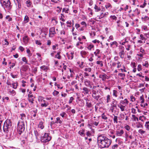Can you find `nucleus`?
Instances as JSON below:
<instances>
[{
	"mask_svg": "<svg viewBox=\"0 0 149 149\" xmlns=\"http://www.w3.org/2000/svg\"><path fill=\"white\" fill-rule=\"evenodd\" d=\"M26 52L28 54L27 56H28L30 58V57H31L32 55V54L31 53L29 49H26Z\"/></svg>",
	"mask_w": 149,
	"mask_h": 149,
	"instance_id": "4c0bfd02",
	"label": "nucleus"
},
{
	"mask_svg": "<svg viewBox=\"0 0 149 149\" xmlns=\"http://www.w3.org/2000/svg\"><path fill=\"white\" fill-rule=\"evenodd\" d=\"M84 83L85 85L87 87H91V81L89 80H88L87 79L84 80Z\"/></svg>",
	"mask_w": 149,
	"mask_h": 149,
	"instance_id": "2eb2a0df",
	"label": "nucleus"
},
{
	"mask_svg": "<svg viewBox=\"0 0 149 149\" xmlns=\"http://www.w3.org/2000/svg\"><path fill=\"white\" fill-rule=\"evenodd\" d=\"M118 107L119 108L121 111H124L125 110V106L123 105L121 103H119L117 105Z\"/></svg>",
	"mask_w": 149,
	"mask_h": 149,
	"instance_id": "4468645a",
	"label": "nucleus"
},
{
	"mask_svg": "<svg viewBox=\"0 0 149 149\" xmlns=\"http://www.w3.org/2000/svg\"><path fill=\"white\" fill-rule=\"evenodd\" d=\"M142 65L143 66L146 68H148L149 66L148 62L147 61H145L144 63H143Z\"/></svg>",
	"mask_w": 149,
	"mask_h": 149,
	"instance_id": "ea45409f",
	"label": "nucleus"
},
{
	"mask_svg": "<svg viewBox=\"0 0 149 149\" xmlns=\"http://www.w3.org/2000/svg\"><path fill=\"white\" fill-rule=\"evenodd\" d=\"M105 7L107 9L110 10L112 8V6L109 3H107L105 5Z\"/></svg>",
	"mask_w": 149,
	"mask_h": 149,
	"instance_id": "6ab92c4d",
	"label": "nucleus"
},
{
	"mask_svg": "<svg viewBox=\"0 0 149 149\" xmlns=\"http://www.w3.org/2000/svg\"><path fill=\"white\" fill-rule=\"evenodd\" d=\"M44 98L43 97L40 96L38 97V100L40 102H42V100H44Z\"/></svg>",
	"mask_w": 149,
	"mask_h": 149,
	"instance_id": "5fc2aeb1",
	"label": "nucleus"
},
{
	"mask_svg": "<svg viewBox=\"0 0 149 149\" xmlns=\"http://www.w3.org/2000/svg\"><path fill=\"white\" fill-rule=\"evenodd\" d=\"M69 9L67 8H63L62 9L63 14H61V19H63L65 17V16L64 15V13H68Z\"/></svg>",
	"mask_w": 149,
	"mask_h": 149,
	"instance_id": "9d476101",
	"label": "nucleus"
},
{
	"mask_svg": "<svg viewBox=\"0 0 149 149\" xmlns=\"http://www.w3.org/2000/svg\"><path fill=\"white\" fill-rule=\"evenodd\" d=\"M100 50L99 49H97L94 52V53L95 55L96 56H97L98 58H99L100 57V56H99V55L100 53Z\"/></svg>",
	"mask_w": 149,
	"mask_h": 149,
	"instance_id": "412c9836",
	"label": "nucleus"
},
{
	"mask_svg": "<svg viewBox=\"0 0 149 149\" xmlns=\"http://www.w3.org/2000/svg\"><path fill=\"white\" fill-rule=\"evenodd\" d=\"M132 117L133 118L134 120L135 121H138L139 120L138 118L137 117H136L134 115H132Z\"/></svg>",
	"mask_w": 149,
	"mask_h": 149,
	"instance_id": "4d7b16f0",
	"label": "nucleus"
},
{
	"mask_svg": "<svg viewBox=\"0 0 149 149\" xmlns=\"http://www.w3.org/2000/svg\"><path fill=\"white\" fill-rule=\"evenodd\" d=\"M131 65L133 68H135L136 66V63L135 62H132L131 63Z\"/></svg>",
	"mask_w": 149,
	"mask_h": 149,
	"instance_id": "0e129e2a",
	"label": "nucleus"
},
{
	"mask_svg": "<svg viewBox=\"0 0 149 149\" xmlns=\"http://www.w3.org/2000/svg\"><path fill=\"white\" fill-rule=\"evenodd\" d=\"M56 33V31H55V29L54 27H52L49 29V36L50 37H53Z\"/></svg>",
	"mask_w": 149,
	"mask_h": 149,
	"instance_id": "6e6552de",
	"label": "nucleus"
},
{
	"mask_svg": "<svg viewBox=\"0 0 149 149\" xmlns=\"http://www.w3.org/2000/svg\"><path fill=\"white\" fill-rule=\"evenodd\" d=\"M43 122L41 121L39 122V123L38 125V127L39 128H40L41 129H42L44 128V126L43 125Z\"/></svg>",
	"mask_w": 149,
	"mask_h": 149,
	"instance_id": "2f4dec72",
	"label": "nucleus"
},
{
	"mask_svg": "<svg viewBox=\"0 0 149 149\" xmlns=\"http://www.w3.org/2000/svg\"><path fill=\"white\" fill-rule=\"evenodd\" d=\"M60 116H61L62 118H63L64 117L66 116L67 115L65 112H62L60 114Z\"/></svg>",
	"mask_w": 149,
	"mask_h": 149,
	"instance_id": "3c124183",
	"label": "nucleus"
},
{
	"mask_svg": "<svg viewBox=\"0 0 149 149\" xmlns=\"http://www.w3.org/2000/svg\"><path fill=\"white\" fill-rule=\"evenodd\" d=\"M110 47H113V45H115L116 47H117L118 45V43L116 41H114L110 43Z\"/></svg>",
	"mask_w": 149,
	"mask_h": 149,
	"instance_id": "cd10ccee",
	"label": "nucleus"
},
{
	"mask_svg": "<svg viewBox=\"0 0 149 149\" xmlns=\"http://www.w3.org/2000/svg\"><path fill=\"white\" fill-rule=\"evenodd\" d=\"M99 123V121H94V122H93V125H95L96 126H97L98 125Z\"/></svg>",
	"mask_w": 149,
	"mask_h": 149,
	"instance_id": "774afa93",
	"label": "nucleus"
},
{
	"mask_svg": "<svg viewBox=\"0 0 149 149\" xmlns=\"http://www.w3.org/2000/svg\"><path fill=\"white\" fill-rule=\"evenodd\" d=\"M94 8L95 10V11L96 12H98L100 10V8L97 6L96 5H95L94 7Z\"/></svg>",
	"mask_w": 149,
	"mask_h": 149,
	"instance_id": "603ef678",
	"label": "nucleus"
},
{
	"mask_svg": "<svg viewBox=\"0 0 149 149\" xmlns=\"http://www.w3.org/2000/svg\"><path fill=\"white\" fill-rule=\"evenodd\" d=\"M9 100V98L8 97L4 96L2 97V102H7Z\"/></svg>",
	"mask_w": 149,
	"mask_h": 149,
	"instance_id": "a878e982",
	"label": "nucleus"
},
{
	"mask_svg": "<svg viewBox=\"0 0 149 149\" xmlns=\"http://www.w3.org/2000/svg\"><path fill=\"white\" fill-rule=\"evenodd\" d=\"M130 98L131 99V101H132V102H134L135 101V97L134 96H133L132 95L131 96Z\"/></svg>",
	"mask_w": 149,
	"mask_h": 149,
	"instance_id": "69168bd1",
	"label": "nucleus"
},
{
	"mask_svg": "<svg viewBox=\"0 0 149 149\" xmlns=\"http://www.w3.org/2000/svg\"><path fill=\"white\" fill-rule=\"evenodd\" d=\"M51 139V137L49 136V134L45 133L43 136H41L40 140L42 142L46 143L50 141Z\"/></svg>",
	"mask_w": 149,
	"mask_h": 149,
	"instance_id": "423d86ee",
	"label": "nucleus"
},
{
	"mask_svg": "<svg viewBox=\"0 0 149 149\" xmlns=\"http://www.w3.org/2000/svg\"><path fill=\"white\" fill-rule=\"evenodd\" d=\"M17 130L19 134L23 132L25 130V125L24 120H19L17 124Z\"/></svg>",
	"mask_w": 149,
	"mask_h": 149,
	"instance_id": "20e7f679",
	"label": "nucleus"
},
{
	"mask_svg": "<svg viewBox=\"0 0 149 149\" xmlns=\"http://www.w3.org/2000/svg\"><path fill=\"white\" fill-rule=\"evenodd\" d=\"M74 52H71L70 54H67V56L68 59L72 60L74 57Z\"/></svg>",
	"mask_w": 149,
	"mask_h": 149,
	"instance_id": "a211bd4d",
	"label": "nucleus"
},
{
	"mask_svg": "<svg viewBox=\"0 0 149 149\" xmlns=\"http://www.w3.org/2000/svg\"><path fill=\"white\" fill-rule=\"evenodd\" d=\"M37 112V110L36 109H34V110H32L31 112V115L32 117L33 116L34 117H35L36 116V114Z\"/></svg>",
	"mask_w": 149,
	"mask_h": 149,
	"instance_id": "dca6fc26",
	"label": "nucleus"
},
{
	"mask_svg": "<svg viewBox=\"0 0 149 149\" xmlns=\"http://www.w3.org/2000/svg\"><path fill=\"white\" fill-rule=\"evenodd\" d=\"M129 101L127 99L125 98L124 100H121L120 101L119 103H121L123 105L126 106L128 104Z\"/></svg>",
	"mask_w": 149,
	"mask_h": 149,
	"instance_id": "ddd939ff",
	"label": "nucleus"
},
{
	"mask_svg": "<svg viewBox=\"0 0 149 149\" xmlns=\"http://www.w3.org/2000/svg\"><path fill=\"white\" fill-rule=\"evenodd\" d=\"M62 123V120H61L60 117H57L56 118V120L55 121V123H56L61 124Z\"/></svg>",
	"mask_w": 149,
	"mask_h": 149,
	"instance_id": "bb28decb",
	"label": "nucleus"
},
{
	"mask_svg": "<svg viewBox=\"0 0 149 149\" xmlns=\"http://www.w3.org/2000/svg\"><path fill=\"white\" fill-rule=\"evenodd\" d=\"M138 132L140 134H141L143 135L146 132V131L141 129L138 130Z\"/></svg>",
	"mask_w": 149,
	"mask_h": 149,
	"instance_id": "de8ad7c7",
	"label": "nucleus"
},
{
	"mask_svg": "<svg viewBox=\"0 0 149 149\" xmlns=\"http://www.w3.org/2000/svg\"><path fill=\"white\" fill-rule=\"evenodd\" d=\"M88 54V52L84 50H82L80 52L81 56L83 58H85Z\"/></svg>",
	"mask_w": 149,
	"mask_h": 149,
	"instance_id": "f8f14e48",
	"label": "nucleus"
},
{
	"mask_svg": "<svg viewBox=\"0 0 149 149\" xmlns=\"http://www.w3.org/2000/svg\"><path fill=\"white\" fill-rule=\"evenodd\" d=\"M74 100V97H71L70 98V100H69V103L70 104H71L72 103L73 100Z\"/></svg>",
	"mask_w": 149,
	"mask_h": 149,
	"instance_id": "680f3d73",
	"label": "nucleus"
},
{
	"mask_svg": "<svg viewBox=\"0 0 149 149\" xmlns=\"http://www.w3.org/2000/svg\"><path fill=\"white\" fill-rule=\"evenodd\" d=\"M1 3L4 8L9 9L10 6V3L9 0H0Z\"/></svg>",
	"mask_w": 149,
	"mask_h": 149,
	"instance_id": "0eeeda50",
	"label": "nucleus"
},
{
	"mask_svg": "<svg viewBox=\"0 0 149 149\" xmlns=\"http://www.w3.org/2000/svg\"><path fill=\"white\" fill-rule=\"evenodd\" d=\"M124 128L127 131H129L130 130L131 128L129 125H126L124 126Z\"/></svg>",
	"mask_w": 149,
	"mask_h": 149,
	"instance_id": "79ce46f5",
	"label": "nucleus"
},
{
	"mask_svg": "<svg viewBox=\"0 0 149 149\" xmlns=\"http://www.w3.org/2000/svg\"><path fill=\"white\" fill-rule=\"evenodd\" d=\"M125 118V116L124 114H122L120 115V117H119V119L121 120H123Z\"/></svg>",
	"mask_w": 149,
	"mask_h": 149,
	"instance_id": "49530a36",
	"label": "nucleus"
},
{
	"mask_svg": "<svg viewBox=\"0 0 149 149\" xmlns=\"http://www.w3.org/2000/svg\"><path fill=\"white\" fill-rule=\"evenodd\" d=\"M124 132L122 129L117 130L116 131V135L118 136H121L124 134Z\"/></svg>",
	"mask_w": 149,
	"mask_h": 149,
	"instance_id": "9b49d317",
	"label": "nucleus"
},
{
	"mask_svg": "<svg viewBox=\"0 0 149 149\" xmlns=\"http://www.w3.org/2000/svg\"><path fill=\"white\" fill-rule=\"evenodd\" d=\"M35 42L36 44L38 45H40L42 44L40 40H36Z\"/></svg>",
	"mask_w": 149,
	"mask_h": 149,
	"instance_id": "338daca9",
	"label": "nucleus"
},
{
	"mask_svg": "<svg viewBox=\"0 0 149 149\" xmlns=\"http://www.w3.org/2000/svg\"><path fill=\"white\" fill-rule=\"evenodd\" d=\"M20 118L21 120H24L26 118V115L24 113H21L20 114Z\"/></svg>",
	"mask_w": 149,
	"mask_h": 149,
	"instance_id": "e433bc0d",
	"label": "nucleus"
},
{
	"mask_svg": "<svg viewBox=\"0 0 149 149\" xmlns=\"http://www.w3.org/2000/svg\"><path fill=\"white\" fill-rule=\"evenodd\" d=\"M60 52H58L57 54L55 56V58H58V59H61V56L60 55Z\"/></svg>",
	"mask_w": 149,
	"mask_h": 149,
	"instance_id": "b1692460",
	"label": "nucleus"
},
{
	"mask_svg": "<svg viewBox=\"0 0 149 149\" xmlns=\"http://www.w3.org/2000/svg\"><path fill=\"white\" fill-rule=\"evenodd\" d=\"M28 100L29 102H31V104H33L34 99L35 97L33 96V95L30 94H28Z\"/></svg>",
	"mask_w": 149,
	"mask_h": 149,
	"instance_id": "1a4fd4ad",
	"label": "nucleus"
},
{
	"mask_svg": "<svg viewBox=\"0 0 149 149\" xmlns=\"http://www.w3.org/2000/svg\"><path fill=\"white\" fill-rule=\"evenodd\" d=\"M83 90L85 92L84 94L86 95L88 94L89 90L87 87H84L83 88Z\"/></svg>",
	"mask_w": 149,
	"mask_h": 149,
	"instance_id": "5701e85b",
	"label": "nucleus"
},
{
	"mask_svg": "<svg viewBox=\"0 0 149 149\" xmlns=\"http://www.w3.org/2000/svg\"><path fill=\"white\" fill-rule=\"evenodd\" d=\"M118 91L116 90H113V95L116 97L118 96Z\"/></svg>",
	"mask_w": 149,
	"mask_h": 149,
	"instance_id": "473e14b6",
	"label": "nucleus"
},
{
	"mask_svg": "<svg viewBox=\"0 0 149 149\" xmlns=\"http://www.w3.org/2000/svg\"><path fill=\"white\" fill-rule=\"evenodd\" d=\"M142 69V65L141 64H139L138 65L137 70L138 71H140Z\"/></svg>",
	"mask_w": 149,
	"mask_h": 149,
	"instance_id": "8fccbe9b",
	"label": "nucleus"
},
{
	"mask_svg": "<svg viewBox=\"0 0 149 149\" xmlns=\"http://www.w3.org/2000/svg\"><path fill=\"white\" fill-rule=\"evenodd\" d=\"M9 44V42L8 41L7 39H4V42H3V45H8Z\"/></svg>",
	"mask_w": 149,
	"mask_h": 149,
	"instance_id": "864d4df0",
	"label": "nucleus"
},
{
	"mask_svg": "<svg viewBox=\"0 0 149 149\" xmlns=\"http://www.w3.org/2000/svg\"><path fill=\"white\" fill-rule=\"evenodd\" d=\"M49 105V103L48 102H45L44 103H42L41 104V106L42 107H47Z\"/></svg>",
	"mask_w": 149,
	"mask_h": 149,
	"instance_id": "37998d69",
	"label": "nucleus"
},
{
	"mask_svg": "<svg viewBox=\"0 0 149 149\" xmlns=\"http://www.w3.org/2000/svg\"><path fill=\"white\" fill-rule=\"evenodd\" d=\"M118 146V145L116 144L113 145L112 147V149H116Z\"/></svg>",
	"mask_w": 149,
	"mask_h": 149,
	"instance_id": "e2e57ef3",
	"label": "nucleus"
},
{
	"mask_svg": "<svg viewBox=\"0 0 149 149\" xmlns=\"http://www.w3.org/2000/svg\"><path fill=\"white\" fill-rule=\"evenodd\" d=\"M22 61L25 62V64L28 65H30V64L28 62V60L25 57H23L22 59Z\"/></svg>",
	"mask_w": 149,
	"mask_h": 149,
	"instance_id": "c85d7f7f",
	"label": "nucleus"
},
{
	"mask_svg": "<svg viewBox=\"0 0 149 149\" xmlns=\"http://www.w3.org/2000/svg\"><path fill=\"white\" fill-rule=\"evenodd\" d=\"M118 75L121 77H122V79H124V77H125V75L124 73H120L118 74Z\"/></svg>",
	"mask_w": 149,
	"mask_h": 149,
	"instance_id": "13d9d810",
	"label": "nucleus"
},
{
	"mask_svg": "<svg viewBox=\"0 0 149 149\" xmlns=\"http://www.w3.org/2000/svg\"><path fill=\"white\" fill-rule=\"evenodd\" d=\"M95 86L93 87V89L92 90V96L94 99L98 101L99 99L101 97V91L97 89H95Z\"/></svg>",
	"mask_w": 149,
	"mask_h": 149,
	"instance_id": "f03ea898",
	"label": "nucleus"
},
{
	"mask_svg": "<svg viewBox=\"0 0 149 149\" xmlns=\"http://www.w3.org/2000/svg\"><path fill=\"white\" fill-rule=\"evenodd\" d=\"M98 143L101 148H108L111 145V141L103 135H100L97 137Z\"/></svg>",
	"mask_w": 149,
	"mask_h": 149,
	"instance_id": "f257e3e1",
	"label": "nucleus"
},
{
	"mask_svg": "<svg viewBox=\"0 0 149 149\" xmlns=\"http://www.w3.org/2000/svg\"><path fill=\"white\" fill-rule=\"evenodd\" d=\"M9 92L10 94L13 95H15V91L13 90L12 91H10Z\"/></svg>",
	"mask_w": 149,
	"mask_h": 149,
	"instance_id": "052dcab7",
	"label": "nucleus"
},
{
	"mask_svg": "<svg viewBox=\"0 0 149 149\" xmlns=\"http://www.w3.org/2000/svg\"><path fill=\"white\" fill-rule=\"evenodd\" d=\"M59 92L56 90H54L52 94L54 96L57 95L59 94Z\"/></svg>",
	"mask_w": 149,
	"mask_h": 149,
	"instance_id": "bf43d9fd",
	"label": "nucleus"
},
{
	"mask_svg": "<svg viewBox=\"0 0 149 149\" xmlns=\"http://www.w3.org/2000/svg\"><path fill=\"white\" fill-rule=\"evenodd\" d=\"M12 126V123L10 119L6 120L4 123L3 127V131L6 133L9 131L10 127Z\"/></svg>",
	"mask_w": 149,
	"mask_h": 149,
	"instance_id": "7ed1b4c3",
	"label": "nucleus"
},
{
	"mask_svg": "<svg viewBox=\"0 0 149 149\" xmlns=\"http://www.w3.org/2000/svg\"><path fill=\"white\" fill-rule=\"evenodd\" d=\"M125 49L124 47L121 45L119 46L118 54L120 58L121 59H123L124 58L125 54Z\"/></svg>",
	"mask_w": 149,
	"mask_h": 149,
	"instance_id": "39448f33",
	"label": "nucleus"
},
{
	"mask_svg": "<svg viewBox=\"0 0 149 149\" xmlns=\"http://www.w3.org/2000/svg\"><path fill=\"white\" fill-rule=\"evenodd\" d=\"M140 39L144 41L146 40V39L143 36L142 34H141L140 36Z\"/></svg>",
	"mask_w": 149,
	"mask_h": 149,
	"instance_id": "6e6d98bb",
	"label": "nucleus"
},
{
	"mask_svg": "<svg viewBox=\"0 0 149 149\" xmlns=\"http://www.w3.org/2000/svg\"><path fill=\"white\" fill-rule=\"evenodd\" d=\"M117 107V105L116 104H111V110L112 113H113L114 111V110L115 108H116Z\"/></svg>",
	"mask_w": 149,
	"mask_h": 149,
	"instance_id": "f704fd0d",
	"label": "nucleus"
},
{
	"mask_svg": "<svg viewBox=\"0 0 149 149\" xmlns=\"http://www.w3.org/2000/svg\"><path fill=\"white\" fill-rule=\"evenodd\" d=\"M77 64L79 65V67L81 68H83L84 66L83 65L84 62L83 61L80 62L78 61L77 62Z\"/></svg>",
	"mask_w": 149,
	"mask_h": 149,
	"instance_id": "c9c22d12",
	"label": "nucleus"
},
{
	"mask_svg": "<svg viewBox=\"0 0 149 149\" xmlns=\"http://www.w3.org/2000/svg\"><path fill=\"white\" fill-rule=\"evenodd\" d=\"M12 85L13 86V88L15 89H16L18 85V83L17 82H13L12 84Z\"/></svg>",
	"mask_w": 149,
	"mask_h": 149,
	"instance_id": "58836bf2",
	"label": "nucleus"
},
{
	"mask_svg": "<svg viewBox=\"0 0 149 149\" xmlns=\"http://www.w3.org/2000/svg\"><path fill=\"white\" fill-rule=\"evenodd\" d=\"M29 38L27 36H25L23 38V41L25 45L27 44L29 40Z\"/></svg>",
	"mask_w": 149,
	"mask_h": 149,
	"instance_id": "aec40b11",
	"label": "nucleus"
},
{
	"mask_svg": "<svg viewBox=\"0 0 149 149\" xmlns=\"http://www.w3.org/2000/svg\"><path fill=\"white\" fill-rule=\"evenodd\" d=\"M107 76L106 74H104L100 75V78L102 79L103 81H104L107 79Z\"/></svg>",
	"mask_w": 149,
	"mask_h": 149,
	"instance_id": "4be33fe9",
	"label": "nucleus"
},
{
	"mask_svg": "<svg viewBox=\"0 0 149 149\" xmlns=\"http://www.w3.org/2000/svg\"><path fill=\"white\" fill-rule=\"evenodd\" d=\"M96 19H90L88 21L89 24L91 25H93L95 22Z\"/></svg>",
	"mask_w": 149,
	"mask_h": 149,
	"instance_id": "393cba45",
	"label": "nucleus"
},
{
	"mask_svg": "<svg viewBox=\"0 0 149 149\" xmlns=\"http://www.w3.org/2000/svg\"><path fill=\"white\" fill-rule=\"evenodd\" d=\"M27 6L28 7H31V3L30 0H28L26 2Z\"/></svg>",
	"mask_w": 149,
	"mask_h": 149,
	"instance_id": "a19ab883",
	"label": "nucleus"
},
{
	"mask_svg": "<svg viewBox=\"0 0 149 149\" xmlns=\"http://www.w3.org/2000/svg\"><path fill=\"white\" fill-rule=\"evenodd\" d=\"M96 63L98 65H100L101 67H102L103 66L102 61H97L96 62Z\"/></svg>",
	"mask_w": 149,
	"mask_h": 149,
	"instance_id": "a18cd8bd",
	"label": "nucleus"
},
{
	"mask_svg": "<svg viewBox=\"0 0 149 149\" xmlns=\"http://www.w3.org/2000/svg\"><path fill=\"white\" fill-rule=\"evenodd\" d=\"M86 47L89 50H91L94 47V46L92 44H89L87 45Z\"/></svg>",
	"mask_w": 149,
	"mask_h": 149,
	"instance_id": "7c9ffc66",
	"label": "nucleus"
},
{
	"mask_svg": "<svg viewBox=\"0 0 149 149\" xmlns=\"http://www.w3.org/2000/svg\"><path fill=\"white\" fill-rule=\"evenodd\" d=\"M86 101V106L88 108H90L92 106L91 102L88 99H87Z\"/></svg>",
	"mask_w": 149,
	"mask_h": 149,
	"instance_id": "f3484780",
	"label": "nucleus"
},
{
	"mask_svg": "<svg viewBox=\"0 0 149 149\" xmlns=\"http://www.w3.org/2000/svg\"><path fill=\"white\" fill-rule=\"evenodd\" d=\"M114 115V117L113 118V121L114 123H116V124L117 123H118V116H116L113 114Z\"/></svg>",
	"mask_w": 149,
	"mask_h": 149,
	"instance_id": "72a5a7b5",
	"label": "nucleus"
},
{
	"mask_svg": "<svg viewBox=\"0 0 149 149\" xmlns=\"http://www.w3.org/2000/svg\"><path fill=\"white\" fill-rule=\"evenodd\" d=\"M101 117L102 119L104 120H107L108 118L105 115L104 113H103L101 115Z\"/></svg>",
	"mask_w": 149,
	"mask_h": 149,
	"instance_id": "09e8293b",
	"label": "nucleus"
},
{
	"mask_svg": "<svg viewBox=\"0 0 149 149\" xmlns=\"http://www.w3.org/2000/svg\"><path fill=\"white\" fill-rule=\"evenodd\" d=\"M40 68L42 70L47 71L48 69V67L45 65H43L40 67Z\"/></svg>",
	"mask_w": 149,
	"mask_h": 149,
	"instance_id": "c756f323",
	"label": "nucleus"
},
{
	"mask_svg": "<svg viewBox=\"0 0 149 149\" xmlns=\"http://www.w3.org/2000/svg\"><path fill=\"white\" fill-rule=\"evenodd\" d=\"M111 96L110 95H108L107 96V101L106 102L107 103H109L111 101Z\"/></svg>",
	"mask_w": 149,
	"mask_h": 149,
	"instance_id": "c03bdc74",
	"label": "nucleus"
}]
</instances>
